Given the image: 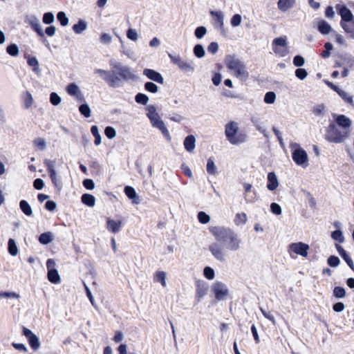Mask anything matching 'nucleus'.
<instances>
[{
  "label": "nucleus",
  "instance_id": "nucleus-6",
  "mask_svg": "<svg viewBox=\"0 0 354 354\" xmlns=\"http://www.w3.org/2000/svg\"><path fill=\"white\" fill-rule=\"evenodd\" d=\"M44 164L47 168L49 176L53 184L59 190L62 189V185L61 180L58 178L56 171H55V160H51L46 159Z\"/></svg>",
  "mask_w": 354,
  "mask_h": 354
},
{
  "label": "nucleus",
  "instance_id": "nucleus-55",
  "mask_svg": "<svg viewBox=\"0 0 354 354\" xmlns=\"http://www.w3.org/2000/svg\"><path fill=\"white\" fill-rule=\"evenodd\" d=\"M337 94L341 97L342 100H344L346 102L353 104V97L348 95L346 92L342 90L341 88L338 91Z\"/></svg>",
  "mask_w": 354,
  "mask_h": 354
},
{
  "label": "nucleus",
  "instance_id": "nucleus-64",
  "mask_svg": "<svg viewBox=\"0 0 354 354\" xmlns=\"http://www.w3.org/2000/svg\"><path fill=\"white\" fill-rule=\"evenodd\" d=\"M292 63L295 66L301 67L304 65L305 59L301 55H298L294 57Z\"/></svg>",
  "mask_w": 354,
  "mask_h": 354
},
{
  "label": "nucleus",
  "instance_id": "nucleus-21",
  "mask_svg": "<svg viewBox=\"0 0 354 354\" xmlns=\"http://www.w3.org/2000/svg\"><path fill=\"white\" fill-rule=\"evenodd\" d=\"M122 222L120 221H115V220L109 218L106 222L107 230L113 233H117L120 230Z\"/></svg>",
  "mask_w": 354,
  "mask_h": 354
},
{
  "label": "nucleus",
  "instance_id": "nucleus-7",
  "mask_svg": "<svg viewBox=\"0 0 354 354\" xmlns=\"http://www.w3.org/2000/svg\"><path fill=\"white\" fill-rule=\"evenodd\" d=\"M148 118L149 119L151 125L153 127L159 129L165 138H167V140L171 139L169 132L167 128L166 127L164 122L161 120L160 117L159 116L158 113L156 114V115L149 116Z\"/></svg>",
  "mask_w": 354,
  "mask_h": 354
},
{
  "label": "nucleus",
  "instance_id": "nucleus-37",
  "mask_svg": "<svg viewBox=\"0 0 354 354\" xmlns=\"http://www.w3.org/2000/svg\"><path fill=\"white\" fill-rule=\"evenodd\" d=\"M91 132L95 138V140H94L95 145L97 146L100 145L101 142H102V138L99 133V129H98L97 126H96V125L92 126L91 127Z\"/></svg>",
  "mask_w": 354,
  "mask_h": 354
},
{
  "label": "nucleus",
  "instance_id": "nucleus-62",
  "mask_svg": "<svg viewBox=\"0 0 354 354\" xmlns=\"http://www.w3.org/2000/svg\"><path fill=\"white\" fill-rule=\"evenodd\" d=\"M100 41L102 44L108 45L111 43L112 37L109 34L104 32L102 33L100 37Z\"/></svg>",
  "mask_w": 354,
  "mask_h": 354
},
{
  "label": "nucleus",
  "instance_id": "nucleus-18",
  "mask_svg": "<svg viewBox=\"0 0 354 354\" xmlns=\"http://www.w3.org/2000/svg\"><path fill=\"white\" fill-rule=\"evenodd\" d=\"M28 24L33 29V30L35 31L39 37H44V32L42 30V28L39 23V20L37 17H32L29 19Z\"/></svg>",
  "mask_w": 354,
  "mask_h": 354
},
{
  "label": "nucleus",
  "instance_id": "nucleus-8",
  "mask_svg": "<svg viewBox=\"0 0 354 354\" xmlns=\"http://www.w3.org/2000/svg\"><path fill=\"white\" fill-rule=\"evenodd\" d=\"M292 158L297 165L304 166L305 165L304 167L308 165V154L306 151L299 146L293 151Z\"/></svg>",
  "mask_w": 354,
  "mask_h": 354
},
{
  "label": "nucleus",
  "instance_id": "nucleus-46",
  "mask_svg": "<svg viewBox=\"0 0 354 354\" xmlns=\"http://www.w3.org/2000/svg\"><path fill=\"white\" fill-rule=\"evenodd\" d=\"M55 21V16L52 12H45L43 15L42 21L45 24L50 25Z\"/></svg>",
  "mask_w": 354,
  "mask_h": 354
},
{
  "label": "nucleus",
  "instance_id": "nucleus-31",
  "mask_svg": "<svg viewBox=\"0 0 354 354\" xmlns=\"http://www.w3.org/2000/svg\"><path fill=\"white\" fill-rule=\"evenodd\" d=\"M48 279L52 283L60 282V276L57 269H50V270H48Z\"/></svg>",
  "mask_w": 354,
  "mask_h": 354
},
{
  "label": "nucleus",
  "instance_id": "nucleus-48",
  "mask_svg": "<svg viewBox=\"0 0 354 354\" xmlns=\"http://www.w3.org/2000/svg\"><path fill=\"white\" fill-rule=\"evenodd\" d=\"M272 46L273 47H287V41L286 39L283 37H277L272 41Z\"/></svg>",
  "mask_w": 354,
  "mask_h": 354
},
{
  "label": "nucleus",
  "instance_id": "nucleus-24",
  "mask_svg": "<svg viewBox=\"0 0 354 354\" xmlns=\"http://www.w3.org/2000/svg\"><path fill=\"white\" fill-rule=\"evenodd\" d=\"M210 15L214 17L215 21V26L218 28H223V25L224 24V16L221 11H210Z\"/></svg>",
  "mask_w": 354,
  "mask_h": 354
},
{
  "label": "nucleus",
  "instance_id": "nucleus-58",
  "mask_svg": "<svg viewBox=\"0 0 354 354\" xmlns=\"http://www.w3.org/2000/svg\"><path fill=\"white\" fill-rule=\"evenodd\" d=\"M61 97L55 92H53L50 95V102L54 106H57L61 103Z\"/></svg>",
  "mask_w": 354,
  "mask_h": 354
},
{
  "label": "nucleus",
  "instance_id": "nucleus-19",
  "mask_svg": "<svg viewBox=\"0 0 354 354\" xmlns=\"http://www.w3.org/2000/svg\"><path fill=\"white\" fill-rule=\"evenodd\" d=\"M279 186V181L276 174L274 171L269 172L268 174L267 188L270 191L275 190Z\"/></svg>",
  "mask_w": 354,
  "mask_h": 354
},
{
  "label": "nucleus",
  "instance_id": "nucleus-33",
  "mask_svg": "<svg viewBox=\"0 0 354 354\" xmlns=\"http://www.w3.org/2000/svg\"><path fill=\"white\" fill-rule=\"evenodd\" d=\"M27 63L29 66H32V71L37 73L39 74L41 72V69L39 68V62L35 57H28L27 59Z\"/></svg>",
  "mask_w": 354,
  "mask_h": 354
},
{
  "label": "nucleus",
  "instance_id": "nucleus-44",
  "mask_svg": "<svg viewBox=\"0 0 354 354\" xmlns=\"http://www.w3.org/2000/svg\"><path fill=\"white\" fill-rule=\"evenodd\" d=\"M57 19L62 26H66L68 24V18L66 17V13L63 11L58 12L57 14Z\"/></svg>",
  "mask_w": 354,
  "mask_h": 354
},
{
  "label": "nucleus",
  "instance_id": "nucleus-61",
  "mask_svg": "<svg viewBox=\"0 0 354 354\" xmlns=\"http://www.w3.org/2000/svg\"><path fill=\"white\" fill-rule=\"evenodd\" d=\"M241 15L239 14H235L234 15L232 16L230 23L233 27H237L241 24Z\"/></svg>",
  "mask_w": 354,
  "mask_h": 354
},
{
  "label": "nucleus",
  "instance_id": "nucleus-56",
  "mask_svg": "<svg viewBox=\"0 0 354 354\" xmlns=\"http://www.w3.org/2000/svg\"><path fill=\"white\" fill-rule=\"evenodd\" d=\"M333 295L337 298H343L346 296V290L343 287L336 286L333 289Z\"/></svg>",
  "mask_w": 354,
  "mask_h": 354
},
{
  "label": "nucleus",
  "instance_id": "nucleus-51",
  "mask_svg": "<svg viewBox=\"0 0 354 354\" xmlns=\"http://www.w3.org/2000/svg\"><path fill=\"white\" fill-rule=\"evenodd\" d=\"M207 33V28L205 26H198L194 30V35L197 39H202Z\"/></svg>",
  "mask_w": 354,
  "mask_h": 354
},
{
  "label": "nucleus",
  "instance_id": "nucleus-49",
  "mask_svg": "<svg viewBox=\"0 0 354 354\" xmlns=\"http://www.w3.org/2000/svg\"><path fill=\"white\" fill-rule=\"evenodd\" d=\"M144 86L145 89L148 92L156 93L158 91V86L152 82H147Z\"/></svg>",
  "mask_w": 354,
  "mask_h": 354
},
{
  "label": "nucleus",
  "instance_id": "nucleus-25",
  "mask_svg": "<svg viewBox=\"0 0 354 354\" xmlns=\"http://www.w3.org/2000/svg\"><path fill=\"white\" fill-rule=\"evenodd\" d=\"M207 286L204 282H198L196 286V297L198 298V301H201V299L203 298L207 292Z\"/></svg>",
  "mask_w": 354,
  "mask_h": 354
},
{
  "label": "nucleus",
  "instance_id": "nucleus-47",
  "mask_svg": "<svg viewBox=\"0 0 354 354\" xmlns=\"http://www.w3.org/2000/svg\"><path fill=\"white\" fill-rule=\"evenodd\" d=\"M331 237L338 241L339 243H343L344 241V237L342 230H336L331 233Z\"/></svg>",
  "mask_w": 354,
  "mask_h": 354
},
{
  "label": "nucleus",
  "instance_id": "nucleus-54",
  "mask_svg": "<svg viewBox=\"0 0 354 354\" xmlns=\"http://www.w3.org/2000/svg\"><path fill=\"white\" fill-rule=\"evenodd\" d=\"M198 220L202 224H206L209 222L210 216L206 214L205 212H199L198 213Z\"/></svg>",
  "mask_w": 354,
  "mask_h": 354
},
{
  "label": "nucleus",
  "instance_id": "nucleus-53",
  "mask_svg": "<svg viewBox=\"0 0 354 354\" xmlns=\"http://www.w3.org/2000/svg\"><path fill=\"white\" fill-rule=\"evenodd\" d=\"M327 263L328 266L333 268L337 267L340 263V260L338 257L335 255L330 256L327 259Z\"/></svg>",
  "mask_w": 354,
  "mask_h": 354
},
{
  "label": "nucleus",
  "instance_id": "nucleus-59",
  "mask_svg": "<svg viewBox=\"0 0 354 354\" xmlns=\"http://www.w3.org/2000/svg\"><path fill=\"white\" fill-rule=\"evenodd\" d=\"M203 274L209 280L213 279L215 277V272L213 268L206 266L203 270Z\"/></svg>",
  "mask_w": 354,
  "mask_h": 354
},
{
  "label": "nucleus",
  "instance_id": "nucleus-60",
  "mask_svg": "<svg viewBox=\"0 0 354 354\" xmlns=\"http://www.w3.org/2000/svg\"><path fill=\"white\" fill-rule=\"evenodd\" d=\"M104 134L109 139H113L116 136V131L113 127L108 126L104 129Z\"/></svg>",
  "mask_w": 354,
  "mask_h": 354
},
{
  "label": "nucleus",
  "instance_id": "nucleus-27",
  "mask_svg": "<svg viewBox=\"0 0 354 354\" xmlns=\"http://www.w3.org/2000/svg\"><path fill=\"white\" fill-rule=\"evenodd\" d=\"M86 21L83 19H79L77 23L73 26V30L76 34H81L87 29Z\"/></svg>",
  "mask_w": 354,
  "mask_h": 354
},
{
  "label": "nucleus",
  "instance_id": "nucleus-11",
  "mask_svg": "<svg viewBox=\"0 0 354 354\" xmlns=\"http://www.w3.org/2000/svg\"><path fill=\"white\" fill-rule=\"evenodd\" d=\"M23 335L28 339L30 346L33 350H37L40 347L39 337L35 335L30 329L23 327Z\"/></svg>",
  "mask_w": 354,
  "mask_h": 354
},
{
  "label": "nucleus",
  "instance_id": "nucleus-63",
  "mask_svg": "<svg viewBox=\"0 0 354 354\" xmlns=\"http://www.w3.org/2000/svg\"><path fill=\"white\" fill-rule=\"evenodd\" d=\"M308 75V72L305 68H299L295 71V76L301 80H304Z\"/></svg>",
  "mask_w": 354,
  "mask_h": 354
},
{
  "label": "nucleus",
  "instance_id": "nucleus-3",
  "mask_svg": "<svg viewBox=\"0 0 354 354\" xmlns=\"http://www.w3.org/2000/svg\"><path fill=\"white\" fill-rule=\"evenodd\" d=\"M225 134L227 140L232 145H239L248 140V136L245 132L239 131L238 124L231 121L225 124Z\"/></svg>",
  "mask_w": 354,
  "mask_h": 354
},
{
  "label": "nucleus",
  "instance_id": "nucleus-16",
  "mask_svg": "<svg viewBox=\"0 0 354 354\" xmlns=\"http://www.w3.org/2000/svg\"><path fill=\"white\" fill-rule=\"evenodd\" d=\"M335 248L341 257L346 261L349 268L354 271V263L349 254L340 245L336 244Z\"/></svg>",
  "mask_w": 354,
  "mask_h": 354
},
{
  "label": "nucleus",
  "instance_id": "nucleus-9",
  "mask_svg": "<svg viewBox=\"0 0 354 354\" xmlns=\"http://www.w3.org/2000/svg\"><path fill=\"white\" fill-rule=\"evenodd\" d=\"M309 245L302 242L292 243L288 246V252L292 256V252L306 257L308 255Z\"/></svg>",
  "mask_w": 354,
  "mask_h": 354
},
{
  "label": "nucleus",
  "instance_id": "nucleus-52",
  "mask_svg": "<svg viewBox=\"0 0 354 354\" xmlns=\"http://www.w3.org/2000/svg\"><path fill=\"white\" fill-rule=\"evenodd\" d=\"M276 100V94L273 91L267 92L264 96V102L266 104H273Z\"/></svg>",
  "mask_w": 354,
  "mask_h": 354
},
{
  "label": "nucleus",
  "instance_id": "nucleus-29",
  "mask_svg": "<svg viewBox=\"0 0 354 354\" xmlns=\"http://www.w3.org/2000/svg\"><path fill=\"white\" fill-rule=\"evenodd\" d=\"M81 201L88 207H93L95 204V198L90 194H83L81 196Z\"/></svg>",
  "mask_w": 354,
  "mask_h": 354
},
{
  "label": "nucleus",
  "instance_id": "nucleus-2",
  "mask_svg": "<svg viewBox=\"0 0 354 354\" xmlns=\"http://www.w3.org/2000/svg\"><path fill=\"white\" fill-rule=\"evenodd\" d=\"M217 242L223 245L226 249L237 251L241 248V240L233 230L230 228L214 226L209 228Z\"/></svg>",
  "mask_w": 354,
  "mask_h": 354
},
{
  "label": "nucleus",
  "instance_id": "nucleus-23",
  "mask_svg": "<svg viewBox=\"0 0 354 354\" xmlns=\"http://www.w3.org/2000/svg\"><path fill=\"white\" fill-rule=\"evenodd\" d=\"M184 147L185 149L188 152H192L194 151L195 147H196V138L193 135H189L187 136L184 140Z\"/></svg>",
  "mask_w": 354,
  "mask_h": 354
},
{
  "label": "nucleus",
  "instance_id": "nucleus-14",
  "mask_svg": "<svg viewBox=\"0 0 354 354\" xmlns=\"http://www.w3.org/2000/svg\"><path fill=\"white\" fill-rule=\"evenodd\" d=\"M143 75H145L148 79L154 81L157 83L161 84L164 83V79L162 75L155 70L145 68L143 71Z\"/></svg>",
  "mask_w": 354,
  "mask_h": 354
},
{
  "label": "nucleus",
  "instance_id": "nucleus-4",
  "mask_svg": "<svg viewBox=\"0 0 354 354\" xmlns=\"http://www.w3.org/2000/svg\"><path fill=\"white\" fill-rule=\"evenodd\" d=\"M348 136V130L340 129L335 122H331L326 128L325 139L329 142L339 144L344 142Z\"/></svg>",
  "mask_w": 354,
  "mask_h": 354
},
{
  "label": "nucleus",
  "instance_id": "nucleus-15",
  "mask_svg": "<svg viewBox=\"0 0 354 354\" xmlns=\"http://www.w3.org/2000/svg\"><path fill=\"white\" fill-rule=\"evenodd\" d=\"M333 117L335 121V123L339 128L341 127L342 129L348 130V129L351 127V120L344 115L334 114Z\"/></svg>",
  "mask_w": 354,
  "mask_h": 354
},
{
  "label": "nucleus",
  "instance_id": "nucleus-26",
  "mask_svg": "<svg viewBox=\"0 0 354 354\" xmlns=\"http://www.w3.org/2000/svg\"><path fill=\"white\" fill-rule=\"evenodd\" d=\"M19 207L21 212L27 216H32V209L30 204L26 200H21L19 202Z\"/></svg>",
  "mask_w": 354,
  "mask_h": 354
},
{
  "label": "nucleus",
  "instance_id": "nucleus-50",
  "mask_svg": "<svg viewBox=\"0 0 354 354\" xmlns=\"http://www.w3.org/2000/svg\"><path fill=\"white\" fill-rule=\"evenodd\" d=\"M324 48L325 50L322 52L321 56L324 59L328 58L330 55V51L333 49V46L331 43L326 42L324 44Z\"/></svg>",
  "mask_w": 354,
  "mask_h": 354
},
{
  "label": "nucleus",
  "instance_id": "nucleus-34",
  "mask_svg": "<svg viewBox=\"0 0 354 354\" xmlns=\"http://www.w3.org/2000/svg\"><path fill=\"white\" fill-rule=\"evenodd\" d=\"M8 250L11 256H17L19 250L16 242L13 239H9L8 242Z\"/></svg>",
  "mask_w": 354,
  "mask_h": 354
},
{
  "label": "nucleus",
  "instance_id": "nucleus-39",
  "mask_svg": "<svg viewBox=\"0 0 354 354\" xmlns=\"http://www.w3.org/2000/svg\"><path fill=\"white\" fill-rule=\"evenodd\" d=\"M135 101L138 104L146 105L149 102V97L144 93H138L135 96Z\"/></svg>",
  "mask_w": 354,
  "mask_h": 354
},
{
  "label": "nucleus",
  "instance_id": "nucleus-38",
  "mask_svg": "<svg viewBox=\"0 0 354 354\" xmlns=\"http://www.w3.org/2000/svg\"><path fill=\"white\" fill-rule=\"evenodd\" d=\"M194 55L198 58H202L205 55V50L202 44H196L193 49Z\"/></svg>",
  "mask_w": 354,
  "mask_h": 354
},
{
  "label": "nucleus",
  "instance_id": "nucleus-35",
  "mask_svg": "<svg viewBox=\"0 0 354 354\" xmlns=\"http://www.w3.org/2000/svg\"><path fill=\"white\" fill-rule=\"evenodd\" d=\"M235 71V76L238 78L246 80L248 77V73L245 69V65L243 64L239 68L234 70Z\"/></svg>",
  "mask_w": 354,
  "mask_h": 354
},
{
  "label": "nucleus",
  "instance_id": "nucleus-1",
  "mask_svg": "<svg viewBox=\"0 0 354 354\" xmlns=\"http://www.w3.org/2000/svg\"><path fill=\"white\" fill-rule=\"evenodd\" d=\"M109 65L111 68V71L97 68L95 69L94 73L99 74L111 88L120 87L123 82L133 81L137 78L133 70L129 66L114 59L110 60Z\"/></svg>",
  "mask_w": 354,
  "mask_h": 354
},
{
  "label": "nucleus",
  "instance_id": "nucleus-45",
  "mask_svg": "<svg viewBox=\"0 0 354 354\" xmlns=\"http://www.w3.org/2000/svg\"><path fill=\"white\" fill-rule=\"evenodd\" d=\"M339 57L351 68H354V57L348 55H341Z\"/></svg>",
  "mask_w": 354,
  "mask_h": 354
},
{
  "label": "nucleus",
  "instance_id": "nucleus-5",
  "mask_svg": "<svg viewBox=\"0 0 354 354\" xmlns=\"http://www.w3.org/2000/svg\"><path fill=\"white\" fill-rule=\"evenodd\" d=\"M171 62L178 66V68L185 73H193L195 71V66L193 62H186L183 60L180 55H174L168 54Z\"/></svg>",
  "mask_w": 354,
  "mask_h": 354
},
{
  "label": "nucleus",
  "instance_id": "nucleus-41",
  "mask_svg": "<svg viewBox=\"0 0 354 354\" xmlns=\"http://www.w3.org/2000/svg\"><path fill=\"white\" fill-rule=\"evenodd\" d=\"M312 112L316 116H323L326 112V107L323 104H318L313 107Z\"/></svg>",
  "mask_w": 354,
  "mask_h": 354
},
{
  "label": "nucleus",
  "instance_id": "nucleus-40",
  "mask_svg": "<svg viewBox=\"0 0 354 354\" xmlns=\"http://www.w3.org/2000/svg\"><path fill=\"white\" fill-rule=\"evenodd\" d=\"M66 91L68 95L74 96L75 95L78 94L80 90L75 83H71L67 86Z\"/></svg>",
  "mask_w": 354,
  "mask_h": 354
},
{
  "label": "nucleus",
  "instance_id": "nucleus-22",
  "mask_svg": "<svg viewBox=\"0 0 354 354\" xmlns=\"http://www.w3.org/2000/svg\"><path fill=\"white\" fill-rule=\"evenodd\" d=\"M124 193L126 196L129 198L133 200V202L136 204L140 203L139 198L138 197L136 189L131 186H126L124 187Z\"/></svg>",
  "mask_w": 354,
  "mask_h": 354
},
{
  "label": "nucleus",
  "instance_id": "nucleus-10",
  "mask_svg": "<svg viewBox=\"0 0 354 354\" xmlns=\"http://www.w3.org/2000/svg\"><path fill=\"white\" fill-rule=\"evenodd\" d=\"M212 290L217 300H223L229 292L227 286L220 281L214 283L212 287Z\"/></svg>",
  "mask_w": 354,
  "mask_h": 354
},
{
  "label": "nucleus",
  "instance_id": "nucleus-36",
  "mask_svg": "<svg viewBox=\"0 0 354 354\" xmlns=\"http://www.w3.org/2000/svg\"><path fill=\"white\" fill-rule=\"evenodd\" d=\"M217 171V167L214 163L213 158H209L207 161V172L210 175H215Z\"/></svg>",
  "mask_w": 354,
  "mask_h": 354
},
{
  "label": "nucleus",
  "instance_id": "nucleus-43",
  "mask_svg": "<svg viewBox=\"0 0 354 354\" xmlns=\"http://www.w3.org/2000/svg\"><path fill=\"white\" fill-rule=\"evenodd\" d=\"M6 52L12 57H17L19 55V48L15 44H10L6 48Z\"/></svg>",
  "mask_w": 354,
  "mask_h": 354
},
{
  "label": "nucleus",
  "instance_id": "nucleus-57",
  "mask_svg": "<svg viewBox=\"0 0 354 354\" xmlns=\"http://www.w3.org/2000/svg\"><path fill=\"white\" fill-rule=\"evenodd\" d=\"M166 273L163 271H158L156 273V279L160 282L163 287L166 286Z\"/></svg>",
  "mask_w": 354,
  "mask_h": 354
},
{
  "label": "nucleus",
  "instance_id": "nucleus-42",
  "mask_svg": "<svg viewBox=\"0 0 354 354\" xmlns=\"http://www.w3.org/2000/svg\"><path fill=\"white\" fill-rule=\"evenodd\" d=\"M80 113L85 118H89L91 116V111L88 104L84 103L79 106Z\"/></svg>",
  "mask_w": 354,
  "mask_h": 354
},
{
  "label": "nucleus",
  "instance_id": "nucleus-30",
  "mask_svg": "<svg viewBox=\"0 0 354 354\" xmlns=\"http://www.w3.org/2000/svg\"><path fill=\"white\" fill-rule=\"evenodd\" d=\"M340 25L344 31L346 33L350 34V37L352 39H354V21L351 22L340 21Z\"/></svg>",
  "mask_w": 354,
  "mask_h": 354
},
{
  "label": "nucleus",
  "instance_id": "nucleus-28",
  "mask_svg": "<svg viewBox=\"0 0 354 354\" xmlns=\"http://www.w3.org/2000/svg\"><path fill=\"white\" fill-rule=\"evenodd\" d=\"M318 30L323 35H327L332 31V28L325 20H321L317 25Z\"/></svg>",
  "mask_w": 354,
  "mask_h": 354
},
{
  "label": "nucleus",
  "instance_id": "nucleus-17",
  "mask_svg": "<svg viewBox=\"0 0 354 354\" xmlns=\"http://www.w3.org/2000/svg\"><path fill=\"white\" fill-rule=\"evenodd\" d=\"M225 64L230 70H234L243 64V63L237 59L235 55H227L225 58Z\"/></svg>",
  "mask_w": 354,
  "mask_h": 354
},
{
  "label": "nucleus",
  "instance_id": "nucleus-20",
  "mask_svg": "<svg viewBox=\"0 0 354 354\" xmlns=\"http://www.w3.org/2000/svg\"><path fill=\"white\" fill-rule=\"evenodd\" d=\"M296 3V0H278L277 7L278 9L285 12L292 8Z\"/></svg>",
  "mask_w": 354,
  "mask_h": 354
},
{
  "label": "nucleus",
  "instance_id": "nucleus-32",
  "mask_svg": "<svg viewBox=\"0 0 354 354\" xmlns=\"http://www.w3.org/2000/svg\"><path fill=\"white\" fill-rule=\"evenodd\" d=\"M53 240V235L50 232H44L39 236V241L42 245H47L52 242Z\"/></svg>",
  "mask_w": 354,
  "mask_h": 354
},
{
  "label": "nucleus",
  "instance_id": "nucleus-13",
  "mask_svg": "<svg viewBox=\"0 0 354 354\" xmlns=\"http://www.w3.org/2000/svg\"><path fill=\"white\" fill-rule=\"evenodd\" d=\"M209 250L211 252L212 254L214 257V258L218 261L223 262L225 260V252L222 245L220 243H211L209 245Z\"/></svg>",
  "mask_w": 354,
  "mask_h": 354
},
{
  "label": "nucleus",
  "instance_id": "nucleus-12",
  "mask_svg": "<svg viewBox=\"0 0 354 354\" xmlns=\"http://www.w3.org/2000/svg\"><path fill=\"white\" fill-rule=\"evenodd\" d=\"M335 8L338 15L342 17L341 21L351 22L354 21V16L353 13L346 6L337 4Z\"/></svg>",
  "mask_w": 354,
  "mask_h": 354
}]
</instances>
